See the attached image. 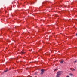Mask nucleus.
Here are the masks:
<instances>
[{"label": "nucleus", "instance_id": "1", "mask_svg": "<svg viewBox=\"0 0 77 77\" xmlns=\"http://www.w3.org/2000/svg\"><path fill=\"white\" fill-rule=\"evenodd\" d=\"M62 74V73H61V72L59 71L57 72V75H60Z\"/></svg>", "mask_w": 77, "mask_h": 77}, {"label": "nucleus", "instance_id": "2", "mask_svg": "<svg viewBox=\"0 0 77 77\" xmlns=\"http://www.w3.org/2000/svg\"><path fill=\"white\" fill-rule=\"evenodd\" d=\"M44 70L43 69H42V70H41V72L40 73L41 74H43L44 73Z\"/></svg>", "mask_w": 77, "mask_h": 77}, {"label": "nucleus", "instance_id": "3", "mask_svg": "<svg viewBox=\"0 0 77 77\" xmlns=\"http://www.w3.org/2000/svg\"><path fill=\"white\" fill-rule=\"evenodd\" d=\"M69 75L70 76H74V75L72 73H70L69 74Z\"/></svg>", "mask_w": 77, "mask_h": 77}, {"label": "nucleus", "instance_id": "4", "mask_svg": "<svg viewBox=\"0 0 77 77\" xmlns=\"http://www.w3.org/2000/svg\"><path fill=\"white\" fill-rule=\"evenodd\" d=\"M63 61H61L60 62V63H63Z\"/></svg>", "mask_w": 77, "mask_h": 77}, {"label": "nucleus", "instance_id": "5", "mask_svg": "<svg viewBox=\"0 0 77 77\" xmlns=\"http://www.w3.org/2000/svg\"><path fill=\"white\" fill-rule=\"evenodd\" d=\"M71 70H72V71H75V69H72L71 68L70 69Z\"/></svg>", "mask_w": 77, "mask_h": 77}, {"label": "nucleus", "instance_id": "6", "mask_svg": "<svg viewBox=\"0 0 77 77\" xmlns=\"http://www.w3.org/2000/svg\"><path fill=\"white\" fill-rule=\"evenodd\" d=\"M21 53H22V54H24V53H25V52H21Z\"/></svg>", "mask_w": 77, "mask_h": 77}, {"label": "nucleus", "instance_id": "7", "mask_svg": "<svg viewBox=\"0 0 77 77\" xmlns=\"http://www.w3.org/2000/svg\"><path fill=\"white\" fill-rule=\"evenodd\" d=\"M57 69H56L54 70V71H57Z\"/></svg>", "mask_w": 77, "mask_h": 77}, {"label": "nucleus", "instance_id": "8", "mask_svg": "<svg viewBox=\"0 0 77 77\" xmlns=\"http://www.w3.org/2000/svg\"><path fill=\"white\" fill-rule=\"evenodd\" d=\"M56 77H59V75H57V76H56Z\"/></svg>", "mask_w": 77, "mask_h": 77}, {"label": "nucleus", "instance_id": "9", "mask_svg": "<svg viewBox=\"0 0 77 77\" xmlns=\"http://www.w3.org/2000/svg\"><path fill=\"white\" fill-rule=\"evenodd\" d=\"M76 36H77V33L76 34Z\"/></svg>", "mask_w": 77, "mask_h": 77}, {"label": "nucleus", "instance_id": "10", "mask_svg": "<svg viewBox=\"0 0 77 77\" xmlns=\"http://www.w3.org/2000/svg\"><path fill=\"white\" fill-rule=\"evenodd\" d=\"M5 72H7V71H5Z\"/></svg>", "mask_w": 77, "mask_h": 77}, {"label": "nucleus", "instance_id": "11", "mask_svg": "<svg viewBox=\"0 0 77 77\" xmlns=\"http://www.w3.org/2000/svg\"><path fill=\"white\" fill-rule=\"evenodd\" d=\"M74 62H76V61H75Z\"/></svg>", "mask_w": 77, "mask_h": 77}, {"label": "nucleus", "instance_id": "12", "mask_svg": "<svg viewBox=\"0 0 77 77\" xmlns=\"http://www.w3.org/2000/svg\"><path fill=\"white\" fill-rule=\"evenodd\" d=\"M30 77H32V76H30Z\"/></svg>", "mask_w": 77, "mask_h": 77}]
</instances>
